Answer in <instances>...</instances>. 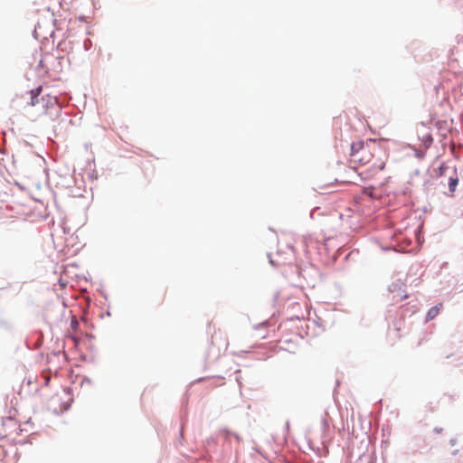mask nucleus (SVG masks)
I'll list each match as a JSON object with an SVG mask.
<instances>
[{"label":"nucleus","mask_w":463,"mask_h":463,"mask_svg":"<svg viewBox=\"0 0 463 463\" xmlns=\"http://www.w3.org/2000/svg\"><path fill=\"white\" fill-rule=\"evenodd\" d=\"M374 140L364 142L362 140L353 142L351 146V160L362 165L371 164L365 172L366 177H373L377 173L383 170L386 165V156Z\"/></svg>","instance_id":"f257e3e1"},{"label":"nucleus","mask_w":463,"mask_h":463,"mask_svg":"<svg viewBox=\"0 0 463 463\" xmlns=\"http://www.w3.org/2000/svg\"><path fill=\"white\" fill-rule=\"evenodd\" d=\"M63 397H66L67 398V401L65 402H62L61 404H60L59 407H54L53 410L54 411H66L68 410L69 408V402L71 401V397H70V392L66 390V389H61L60 392H58L54 397H52V400H59V401H61L63 399Z\"/></svg>","instance_id":"f03ea898"},{"label":"nucleus","mask_w":463,"mask_h":463,"mask_svg":"<svg viewBox=\"0 0 463 463\" xmlns=\"http://www.w3.org/2000/svg\"><path fill=\"white\" fill-rule=\"evenodd\" d=\"M43 90V88L42 86H39L37 87L35 90H33L31 91V95H32V98H31V105L32 106H34L36 103H38V99L37 97L41 94Z\"/></svg>","instance_id":"7ed1b4c3"},{"label":"nucleus","mask_w":463,"mask_h":463,"mask_svg":"<svg viewBox=\"0 0 463 463\" xmlns=\"http://www.w3.org/2000/svg\"><path fill=\"white\" fill-rule=\"evenodd\" d=\"M422 143L426 148H428L430 144L432 143V137L430 132L423 131L422 137H421Z\"/></svg>","instance_id":"20e7f679"},{"label":"nucleus","mask_w":463,"mask_h":463,"mask_svg":"<svg viewBox=\"0 0 463 463\" xmlns=\"http://www.w3.org/2000/svg\"><path fill=\"white\" fill-rule=\"evenodd\" d=\"M440 307L441 304L431 307L427 314V318L432 320L439 314Z\"/></svg>","instance_id":"39448f33"},{"label":"nucleus","mask_w":463,"mask_h":463,"mask_svg":"<svg viewBox=\"0 0 463 463\" xmlns=\"http://www.w3.org/2000/svg\"><path fill=\"white\" fill-rule=\"evenodd\" d=\"M458 184V176L449 178V186L450 192H454L456 190Z\"/></svg>","instance_id":"423d86ee"},{"label":"nucleus","mask_w":463,"mask_h":463,"mask_svg":"<svg viewBox=\"0 0 463 463\" xmlns=\"http://www.w3.org/2000/svg\"><path fill=\"white\" fill-rule=\"evenodd\" d=\"M4 424L5 425H8L10 427H14V428H17V422L15 420H14L13 418H7L5 421H4Z\"/></svg>","instance_id":"0eeeda50"},{"label":"nucleus","mask_w":463,"mask_h":463,"mask_svg":"<svg viewBox=\"0 0 463 463\" xmlns=\"http://www.w3.org/2000/svg\"><path fill=\"white\" fill-rule=\"evenodd\" d=\"M61 286L64 288L66 286V283L61 282Z\"/></svg>","instance_id":"6e6552de"},{"label":"nucleus","mask_w":463,"mask_h":463,"mask_svg":"<svg viewBox=\"0 0 463 463\" xmlns=\"http://www.w3.org/2000/svg\"><path fill=\"white\" fill-rule=\"evenodd\" d=\"M407 298V296H406V295H405V296H402V297L400 298V299H404V298Z\"/></svg>","instance_id":"1a4fd4ad"}]
</instances>
